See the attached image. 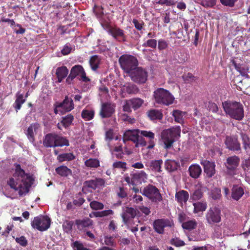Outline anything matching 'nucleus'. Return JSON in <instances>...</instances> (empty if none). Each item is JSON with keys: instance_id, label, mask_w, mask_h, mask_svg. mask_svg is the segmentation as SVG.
<instances>
[{"instance_id": "nucleus-28", "label": "nucleus", "mask_w": 250, "mask_h": 250, "mask_svg": "<svg viewBox=\"0 0 250 250\" xmlns=\"http://www.w3.org/2000/svg\"><path fill=\"white\" fill-rule=\"evenodd\" d=\"M232 64L234 66L235 69L238 71L243 76L248 78L249 75L248 73L249 72V67L244 64H237L235 62L233 61Z\"/></svg>"}, {"instance_id": "nucleus-1", "label": "nucleus", "mask_w": 250, "mask_h": 250, "mask_svg": "<svg viewBox=\"0 0 250 250\" xmlns=\"http://www.w3.org/2000/svg\"><path fill=\"white\" fill-rule=\"evenodd\" d=\"M14 167L15 172L7 181V184L11 188L18 190L19 194L22 196L29 191L33 179L29 174L25 173L20 164H15Z\"/></svg>"}, {"instance_id": "nucleus-6", "label": "nucleus", "mask_w": 250, "mask_h": 250, "mask_svg": "<svg viewBox=\"0 0 250 250\" xmlns=\"http://www.w3.org/2000/svg\"><path fill=\"white\" fill-rule=\"evenodd\" d=\"M153 97L156 103L165 105L171 104L174 100V96L168 90L163 88L155 90Z\"/></svg>"}, {"instance_id": "nucleus-35", "label": "nucleus", "mask_w": 250, "mask_h": 250, "mask_svg": "<svg viewBox=\"0 0 250 250\" xmlns=\"http://www.w3.org/2000/svg\"><path fill=\"white\" fill-rule=\"evenodd\" d=\"M163 164V161L162 160H153L150 163V167L153 171L161 172V166Z\"/></svg>"}, {"instance_id": "nucleus-39", "label": "nucleus", "mask_w": 250, "mask_h": 250, "mask_svg": "<svg viewBox=\"0 0 250 250\" xmlns=\"http://www.w3.org/2000/svg\"><path fill=\"white\" fill-rule=\"evenodd\" d=\"M25 102V99H23V95L20 94L17 96V98L14 104V107L17 112L21 108V105Z\"/></svg>"}, {"instance_id": "nucleus-55", "label": "nucleus", "mask_w": 250, "mask_h": 250, "mask_svg": "<svg viewBox=\"0 0 250 250\" xmlns=\"http://www.w3.org/2000/svg\"><path fill=\"white\" fill-rule=\"evenodd\" d=\"M177 1L175 0H159L156 3L162 5H165L167 6H171L174 5Z\"/></svg>"}, {"instance_id": "nucleus-42", "label": "nucleus", "mask_w": 250, "mask_h": 250, "mask_svg": "<svg viewBox=\"0 0 250 250\" xmlns=\"http://www.w3.org/2000/svg\"><path fill=\"white\" fill-rule=\"evenodd\" d=\"M82 117L85 121H90L94 117V112L92 110L83 109L82 112Z\"/></svg>"}, {"instance_id": "nucleus-64", "label": "nucleus", "mask_w": 250, "mask_h": 250, "mask_svg": "<svg viewBox=\"0 0 250 250\" xmlns=\"http://www.w3.org/2000/svg\"><path fill=\"white\" fill-rule=\"evenodd\" d=\"M168 46V44L166 41L163 39L158 41V48L160 50L166 49Z\"/></svg>"}, {"instance_id": "nucleus-31", "label": "nucleus", "mask_w": 250, "mask_h": 250, "mask_svg": "<svg viewBox=\"0 0 250 250\" xmlns=\"http://www.w3.org/2000/svg\"><path fill=\"white\" fill-rule=\"evenodd\" d=\"M140 134L150 139L149 142V145L147 146V148L151 149L153 148L154 146V143L152 140L154 138V134L151 131H147L145 130H139Z\"/></svg>"}, {"instance_id": "nucleus-57", "label": "nucleus", "mask_w": 250, "mask_h": 250, "mask_svg": "<svg viewBox=\"0 0 250 250\" xmlns=\"http://www.w3.org/2000/svg\"><path fill=\"white\" fill-rule=\"evenodd\" d=\"M170 243L171 245L177 247H182L185 245V243L183 240H181L177 237L171 239Z\"/></svg>"}, {"instance_id": "nucleus-24", "label": "nucleus", "mask_w": 250, "mask_h": 250, "mask_svg": "<svg viewBox=\"0 0 250 250\" xmlns=\"http://www.w3.org/2000/svg\"><path fill=\"white\" fill-rule=\"evenodd\" d=\"M139 134H140L139 129L127 130L124 133V141H131L135 144L136 141H137V137Z\"/></svg>"}, {"instance_id": "nucleus-41", "label": "nucleus", "mask_w": 250, "mask_h": 250, "mask_svg": "<svg viewBox=\"0 0 250 250\" xmlns=\"http://www.w3.org/2000/svg\"><path fill=\"white\" fill-rule=\"evenodd\" d=\"M197 224V222L195 220H192L183 223L182 226L185 229L191 230L196 228Z\"/></svg>"}, {"instance_id": "nucleus-18", "label": "nucleus", "mask_w": 250, "mask_h": 250, "mask_svg": "<svg viewBox=\"0 0 250 250\" xmlns=\"http://www.w3.org/2000/svg\"><path fill=\"white\" fill-rule=\"evenodd\" d=\"M132 176V185H136L145 182L147 179V175L144 171H140L130 174Z\"/></svg>"}, {"instance_id": "nucleus-50", "label": "nucleus", "mask_w": 250, "mask_h": 250, "mask_svg": "<svg viewBox=\"0 0 250 250\" xmlns=\"http://www.w3.org/2000/svg\"><path fill=\"white\" fill-rule=\"evenodd\" d=\"M221 196V190L218 188H214L212 189L210 193V196L214 200L219 199Z\"/></svg>"}, {"instance_id": "nucleus-40", "label": "nucleus", "mask_w": 250, "mask_h": 250, "mask_svg": "<svg viewBox=\"0 0 250 250\" xmlns=\"http://www.w3.org/2000/svg\"><path fill=\"white\" fill-rule=\"evenodd\" d=\"M100 62V59L97 55L92 56L89 60V64L91 68L93 70H96L99 67Z\"/></svg>"}, {"instance_id": "nucleus-25", "label": "nucleus", "mask_w": 250, "mask_h": 250, "mask_svg": "<svg viewBox=\"0 0 250 250\" xmlns=\"http://www.w3.org/2000/svg\"><path fill=\"white\" fill-rule=\"evenodd\" d=\"M76 225L79 230H83L93 225V221L88 218L78 219L76 220Z\"/></svg>"}, {"instance_id": "nucleus-15", "label": "nucleus", "mask_w": 250, "mask_h": 250, "mask_svg": "<svg viewBox=\"0 0 250 250\" xmlns=\"http://www.w3.org/2000/svg\"><path fill=\"white\" fill-rule=\"evenodd\" d=\"M57 107H61L60 112L62 114L69 112L74 108L72 99L66 96L62 102H57Z\"/></svg>"}, {"instance_id": "nucleus-11", "label": "nucleus", "mask_w": 250, "mask_h": 250, "mask_svg": "<svg viewBox=\"0 0 250 250\" xmlns=\"http://www.w3.org/2000/svg\"><path fill=\"white\" fill-rule=\"evenodd\" d=\"M129 75L134 82L140 83H145L147 78L146 71L141 67H137Z\"/></svg>"}, {"instance_id": "nucleus-61", "label": "nucleus", "mask_w": 250, "mask_h": 250, "mask_svg": "<svg viewBox=\"0 0 250 250\" xmlns=\"http://www.w3.org/2000/svg\"><path fill=\"white\" fill-rule=\"evenodd\" d=\"M15 240L17 243L22 247H25L27 245V240L23 236L16 238Z\"/></svg>"}, {"instance_id": "nucleus-56", "label": "nucleus", "mask_w": 250, "mask_h": 250, "mask_svg": "<svg viewBox=\"0 0 250 250\" xmlns=\"http://www.w3.org/2000/svg\"><path fill=\"white\" fill-rule=\"evenodd\" d=\"M93 12L99 19L102 18L104 15L103 9L101 6H95L93 8Z\"/></svg>"}, {"instance_id": "nucleus-26", "label": "nucleus", "mask_w": 250, "mask_h": 250, "mask_svg": "<svg viewBox=\"0 0 250 250\" xmlns=\"http://www.w3.org/2000/svg\"><path fill=\"white\" fill-rule=\"evenodd\" d=\"M190 176L194 179L198 178L201 174L202 169L198 165H191L188 168Z\"/></svg>"}, {"instance_id": "nucleus-19", "label": "nucleus", "mask_w": 250, "mask_h": 250, "mask_svg": "<svg viewBox=\"0 0 250 250\" xmlns=\"http://www.w3.org/2000/svg\"><path fill=\"white\" fill-rule=\"evenodd\" d=\"M41 130V126L38 123H34L30 125L27 130L26 134L30 142L33 143L35 141V135Z\"/></svg>"}, {"instance_id": "nucleus-13", "label": "nucleus", "mask_w": 250, "mask_h": 250, "mask_svg": "<svg viewBox=\"0 0 250 250\" xmlns=\"http://www.w3.org/2000/svg\"><path fill=\"white\" fill-rule=\"evenodd\" d=\"M108 33L118 42H125L126 41L125 31L117 26L110 27L108 30Z\"/></svg>"}, {"instance_id": "nucleus-3", "label": "nucleus", "mask_w": 250, "mask_h": 250, "mask_svg": "<svg viewBox=\"0 0 250 250\" xmlns=\"http://www.w3.org/2000/svg\"><path fill=\"white\" fill-rule=\"evenodd\" d=\"M181 128L176 126L163 131L161 133L162 141L165 148H169L175 141V139L180 136Z\"/></svg>"}, {"instance_id": "nucleus-44", "label": "nucleus", "mask_w": 250, "mask_h": 250, "mask_svg": "<svg viewBox=\"0 0 250 250\" xmlns=\"http://www.w3.org/2000/svg\"><path fill=\"white\" fill-rule=\"evenodd\" d=\"M185 113L179 110H174L172 115L174 117L175 122L182 124L183 123V117Z\"/></svg>"}, {"instance_id": "nucleus-53", "label": "nucleus", "mask_w": 250, "mask_h": 250, "mask_svg": "<svg viewBox=\"0 0 250 250\" xmlns=\"http://www.w3.org/2000/svg\"><path fill=\"white\" fill-rule=\"evenodd\" d=\"M90 207L92 209L99 210L103 209L104 206L103 204L101 202L93 201L90 202Z\"/></svg>"}, {"instance_id": "nucleus-54", "label": "nucleus", "mask_w": 250, "mask_h": 250, "mask_svg": "<svg viewBox=\"0 0 250 250\" xmlns=\"http://www.w3.org/2000/svg\"><path fill=\"white\" fill-rule=\"evenodd\" d=\"M126 163L122 161H116L113 163L112 167L114 169H122L125 170L126 169Z\"/></svg>"}, {"instance_id": "nucleus-9", "label": "nucleus", "mask_w": 250, "mask_h": 250, "mask_svg": "<svg viewBox=\"0 0 250 250\" xmlns=\"http://www.w3.org/2000/svg\"><path fill=\"white\" fill-rule=\"evenodd\" d=\"M51 223L50 219L45 216L36 217L31 222V226L38 230L43 231L48 229Z\"/></svg>"}, {"instance_id": "nucleus-47", "label": "nucleus", "mask_w": 250, "mask_h": 250, "mask_svg": "<svg viewBox=\"0 0 250 250\" xmlns=\"http://www.w3.org/2000/svg\"><path fill=\"white\" fill-rule=\"evenodd\" d=\"M74 117L71 114H68L62 118L61 123L65 127L69 126L73 121Z\"/></svg>"}, {"instance_id": "nucleus-60", "label": "nucleus", "mask_w": 250, "mask_h": 250, "mask_svg": "<svg viewBox=\"0 0 250 250\" xmlns=\"http://www.w3.org/2000/svg\"><path fill=\"white\" fill-rule=\"evenodd\" d=\"M142 135L139 134L137 137V141L135 143V147H138L140 146H146V141L145 140Z\"/></svg>"}, {"instance_id": "nucleus-2", "label": "nucleus", "mask_w": 250, "mask_h": 250, "mask_svg": "<svg viewBox=\"0 0 250 250\" xmlns=\"http://www.w3.org/2000/svg\"><path fill=\"white\" fill-rule=\"evenodd\" d=\"M223 109L230 118L241 121L244 117V111L243 105L239 102L225 101L222 103Z\"/></svg>"}, {"instance_id": "nucleus-36", "label": "nucleus", "mask_w": 250, "mask_h": 250, "mask_svg": "<svg viewBox=\"0 0 250 250\" xmlns=\"http://www.w3.org/2000/svg\"><path fill=\"white\" fill-rule=\"evenodd\" d=\"M75 156L72 153H62L57 157V160L60 162L67 161H70L75 159Z\"/></svg>"}, {"instance_id": "nucleus-22", "label": "nucleus", "mask_w": 250, "mask_h": 250, "mask_svg": "<svg viewBox=\"0 0 250 250\" xmlns=\"http://www.w3.org/2000/svg\"><path fill=\"white\" fill-rule=\"evenodd\" d=\"M240 159L238 156H233L229 157L227 159L226 166L227 169L230 171H233L238 166Z\"/></svg>"}, {"instance_id": "nucleus-63", "label": "nucleus", "mask_w": 250, "mask_h": 250, "mask_svg": "<svg viewBox=\"0 0 250 250\" xmlns=\"http://www.w3.org/2000/svg\"><path fill=\"white\" fill-rule=\"evenodd\" d=\"M132 22L134 25V26L138 30H141L144 25V22L143 21H138L136 19H133Z\"/></svg>"}, {"instance_id": "nucleus-14", "label": "nucleus", "mask_w": 250, "mask_h": 250, "mask_svg": "<svg viewBox=\"0 0 250 250\" xmlns=\"http://www.w3.org/2000/svg\"><path fill=\"white\" fill-rule=\"evenodd\" d=\"M115 104L111 103H105L102 104L100 115L102 118H109L115 112Z\"/></svg>"}, {"instance_id": "nucleus-17", "label": "nucleus", "mask_w": 250, "mask_h": 250, "mask_svg": "<svg viewBox=\"0 0 250 250\" xmlns=\"http://www.w3.org/2000/svg\"><path fill=\"white\" fill-rule=\"evenodd\" d=\"M227 147L232 151H241V145L236 137H227L225 141Z\"/></svg>"}, {"instance_id": "nucleus-30", "label": "nucleus", "mask_w": 250, "mask_h": 250, "mask_svg": "<svg viewBox=\"0 0 250 250\" xmlns=\"http://www.w3.org/2000/svg\"><path fill=\"white\" fill-rule=\"evenodd\" d=\"M244 192L243 188L237 186H233L232 189V198L235 200H238L244 194Z\"/></svg>"}, {"instance_id": "nucleus-16", "label": "nucleus", "mask_w": 250, "mask_h": 250, "mask_svg": "<svg viewBox=\"0 0 250 250\" xmlns=\"http://www.w3.org/2000/svg\"><path fill=\"white\" fill-rule=\"evenodd\" d=\"M122 211L121 216L125 224L127 223L130 219L134 218L137 214L136 209L131 207H124Z\"/></svg>"}, {"instance_id": "nucleus-8", "label": "nucleus", "mask_w": 250, "mask_h": 250, "mask_svg": "<svg viewBox=\"0 0 250 250\" xmlns=\"http://www.w3.org/2000/svg\"><path fill=\"white\" fill-rule=\"evenodd\" d=\"M142 193L152 202H160L162 199L159 189L152 185L149 184L145 187Z\"/></svg>"}, {"instance_id": "nucleus-48", "label": "nucleus", "mask_w": 250, "mask_h": 250, "mask_svg": "<svg viewBox=\"0 0 250 250\" xmlns=\"http://www.w3.org/2000/svg\"><path fill=\"white\" fill-rule=\"evenodd\" d=\"M71 246L73 250H89L85 247L83 244L79 241H76L71 244Z\"/></svg>"}, {"instance_id": "nucleus-52", "label": "nucleus", "mask_w": 250, "mask_h": 250, "mask_svg": "<svg viewBox=\"0 0 250 250\" xmlns=\"http://www.w3.org/2000/svg\"><path fill=\"white\" fill-rule=\"evenodd\" d=\"M157 42L155 39H150L147 40L143 44L144 47H149L155 49L157 47Z\"/></svg>"}, {"instance_id": "nucleus-5", "label": "nucleus", "mask_w": 250, "mask_h": 250, "mask_svg": "<svg viewBox=\"0 0 250 250\" xmlns=\"http://www.w3.org/2000/svg\"><path fill=\"white\" fill-rule=\"evenodd\" d=\"M121 68L128 75L137 67L138 62L137 58L130 55H123L119 60Z\"/></svg>"}, {"instance_id": "nucleus-58", "label": "nucleus", "mask_w": 250, "mask_h": 250, "mask_svg": "<svg viewBox=\"0 0 250 250\" xmlns=\"http://www.w3.org/2000/svg\"><path fill=\"white\" fill-rule=\"evenodd\" d=\"M203 196V192L200 189H197L195 190L192 195L191 198L193 200H198L201 199Z\"/></svg>"}, {"instance_id": "nucleus-4", "label": "nucleus", "mask_w": 250, "mask_h": 250, "mask_svg": "<svg viewBox=\"0 0 250 250\" xmlns=\"http://www.w3.org/2000/svg\"><path fill=\"white\" fill-rule=\"evenodd\" d=\"M43 145L46 147L68 146L69 141L65 138L56 133L46 134L43 139Z\"/></svg>"}, {"instance_id": "nucleus-27", "label": "nucleus", "mask_w": 250, "mask_h": 250, "mask_svg": "<svg viewBox=\"0 0 250 250\" xmlns=\"http://www.w3.org/2000/svg\"><path fill=\"white\" fill-rule=\"evenodd\" d=\"M68 72V69L65 66L58 67L56 69V75L58 82L61 83L67 76Z\"/></svg>"}, {"instance_id": "nucleus-49", "label": "nucleus", "mask_w": 250, "mask_h": 250, "mask_svg": "<svg viewBox=\"0 0 250 250\" xmlns=\"http://www.w3.org/2000/svg\"><path fill=\"white\" fill-rule=\"evenodd\" d=\"M73 225L74 222L73 221L65 220L63 223L62 228L64 231L68 233L72 231Z\"/></svg>"}, {"instance_id": "nucleus-51", "label": "nucleus", "mask_w": 250, "mask_h": 250, "mask_svg": "<svg viewBox=\"0 0 250 250\" xmlns=\"http://www.w3.org/2000/svg\"><path fill=\"white\" fill-rule=\"evenodd\" d=\"M113 211L111 209L105 210L102 211H98L94 213V215L96 217H102L110 215H112Z\"/></svg>"}, {"instance_id": "nucleus-21", "label": "nucleus", "mask_w": 250, "mask_h": 250, "mask_svg": "<svg viewBox=\"0 0 250 250\" xmlns=\"http://www.w3.org/2000/svg\"><path fill=\"white\" fill-rule=\"evenodd\" d=\"M104 181L101 178H96L94 180L86 181L84 183V187L92 189L102 187L104 185Z\"/></svg>"}, {"instance_id": "nucleus-34", "label": "nucleus", "mask_w": 250, "mask_h": 250, "mask_svg": "<svg viewBox=\"0 0 250 250\" xmlns=\"http://www.w3.org/2000/svg\"><path fill=\"white\" fill-rule=\"evenodd\" d=\"M57 174L61 176H67L71 174V170L66 166H61L58 167L55 169Z\"/></svg>"}, {"instance_id": "nucleus-38", "label": "nucleus", "mask_w": 250, "mask_h": 250, "mask_svg": "<svg viewBox=\"0 0 250 250\" xmlns=\"http://www.w3.org/2000/svg\"><path fill=\"white\" fill-rule=\"evenodd\" d=\"M148 116L152 120H160L163 117V114L162 112L158 110L152 109L148 112Z\"/></svg>"}, {"instance_id": "nucleus-46", "label": "nucleus", "mask_w": 250, "mask_h": 250, "mask_svg": "<svg viewBox=\"0 0 250 250\" xmlns=\"http://www.w3.org/2000/svg\"><path fill=\"white\" fill-rule=\"evenodd\" d=\"M132 108L136 109L140 108L144 103V101L140 98H133L130 100Z\"/></svg>"}, {"instance_id": "nucleus-43", "label": "nucleus", "mask_w": 250, "mask_h": 250, "mask_svg": "<svg viewBox=\"0 0 250 250\" xmlns=\"http://www.w3.org/2000/svg\"><path fill=\"white\" fill-rule=\"evenodd\" d=\"M84 164L87 167L97 168L100 166V162L97 159L90 158L85 161Z\"/></svg>"}, {"instance_id": "nucleus-23", "label": "nucleus", "mask_w": 250, "mask_h": 250, "mask_svg": "<svg viewBox=\"0 0 250 250\" xmlns=\"http://www.w3.org/2000/svg\"><path fill=\"white\" fill-rule=\"evenodd\" d=\"M188 198V193L186 190H181L175 194V199L181 206L186 204Z\"/></svg>"}, {"instance_id": "nucleus-45", "label": "nucleus", "mask_w": 250, "mask_h": 250, "mask_svg": "<svg viewBox=\"0 0 250 250\" xmlns=\"http://www.w3.org/2000/svg\"><path fill=\"white\" fill-rule=\"evenodd\" d=\"M216 0H197V2L204 7H212L216 4Z\"/></svg>"}, {"instance_id": "nucleus-20", "label": "nucleus", "mask_w": 250, "mask_h": 250, "mask_svg": "<svg viewBox=\"0 0 250 250\" xmlns=\"http://www.w3.org/2000/svg\"><path fill=\"white\" fill-rule=\"evenodd\" d=\"M201 164L204 167V171L209 177H211L215 174V165L207 160H202Z\"/></svg>"}, {"instance_id": "nucleus-59", "label": "nucleus", "mask_w": 250, "mask_h": 250, "mask_svg": "<svg viewBox=\"0 0 250 250\" xmlns=\"http://www.w3.org/2000/svg\"><path fill=\"white\" fill-rule=\"evenodd\" d=\"M72 49L73 48L72 46L69 43H67L64 45L63 48L61 50V52L63 55H67L70 53Z\"/></svg>"}, {"instance_id": "nucleus-33", "label": "nucleus", "mask_w": 250, "mask_h": 250, "mask_svg": "<svg viewBox=\"0 0 250 250\" xmlns=\"http://www.w3.org/2000/svg\"><path fill=\"white\" fill-rule=\"evenodd\" d=\"M240 135L244 149L246 151L249 150L250 149V138L248 135L244 132H241Z\"/></svg>"}, {"instance_id": "nucleus-32", "label": "nucleus", "mask_w": 250, "mask_h": 250, "mask_svg": "<svg viewBox=\"0 0 250 250\" xmlns=\"http://www.w3.org/2000/svg\"><path fill=\"white\" fill-rule=\"evenodd\" d=\"M179 167V164L174 160H167L165 162L166 169L169 172L174 171L177 170Z\"/></svg>"}, {"instance_id": "nucleus-37", "label": "nucleus", "mask_w": 250, "mask_h": 250, "mask_svg": "<svg viewBox=\"0 0 250 250\" xmlns=\"http://www.w3.org/2000/svg\"><path fill=\"white\" fill-rule=\"evenodd\" d=\"M194 212L198 213L200 211H205L207 208V204L206 202H198L193 203Z\"/></svg>"}, {"instance_id": "nucleus-62", "label": "nucleus", "mask_w": 250, "mask_h": 250, "mask_svg": "<svg viewBox=\"0 0 250 250\" xmlns=\"http://www.w3.org/2000/svg\"><path fill=\"white\" fill-rule=\"evenodd\" d=\"M221 3L226 6L232 7L238 0H220Z\"/></svg>"}, {"instance_id": "nucleus-29", "label": "nucleus", "mask_w": 250, "mask_h": 250, "mask_svg": "<svg viewBox=\"0 0 250 250\" xmlns=\"http://www.w3.org/2000/svg\"><path fill=\"white\" fill-rule=\"evenodd\" d=\"M122 90L128 94H136L139 92V89L137 86L130 83L124 84L122 86Z\"/></svg>"}, {"instance_id": "nucleus-7", "label": "nucleus", "mask_w": 250, "mask_h": 250, "mask_svg": "<svg viewBox=\"0 0 250 250\" xmlns=\"http://www.w3.org/2000/svg\"><path fill=\"white\" fill-rule=\"evenodd\" d=\"M76 78L85 83L90 81L89 78L86 76L83 68L80 65H76L72 67L70 73L66 80V82L68 84H71L72 81Z\"/></svg>"}, {"instance_id": "nucleus-12", "label": "nucleus", "mask_w": 250, "mask_h": 250, "mask_svg": "<svg viewBox=\"0 0 250 250\" xmlns=\"http://www.w3.org/2000/svg\"><path fill=\"white\" fill-rule=\"evenodd\" d=\"M173 225L172 222L167 219H158L153 222L154 229L159 234H163L165 228L171 227Z\"/></svg>"}, {"instance_id": "nucleus-10", "label": "nucleus", "mask_w": 250, "mask_h": 250, "mask_svg": "<svg viewBox=\"0 0 250 250\" xmlns=\"http://www.w3.org/2000/svg\"><path fill=\"white\" fill-rule=\"evenodd\" d=\"M206 219L209 225L219 223L221 220V210L216 207L210 208L206 214Z\"/></svg>"}]
</instances>
